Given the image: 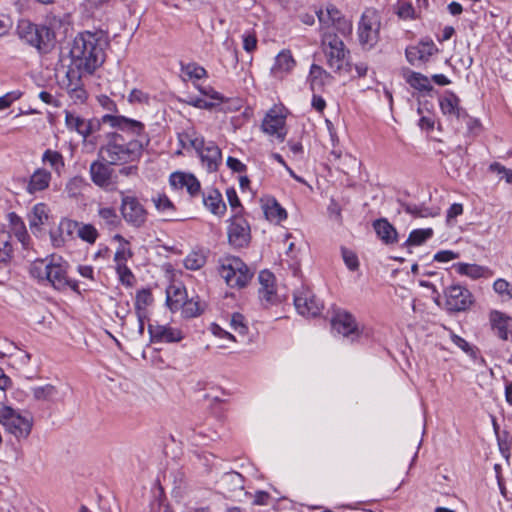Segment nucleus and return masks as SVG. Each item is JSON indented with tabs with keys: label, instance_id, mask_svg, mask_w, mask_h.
<instances>
[{
	"label": "nucleus",
	"instance_id": "34",
	"mask_svg": "<svg viewBox=\"0 0 512 512\" xmlns=\"http://www.w3.org/2000/svg\"><path fill=\"white\" fill-rule=\"evenodd\" d=\"M460 99L453 92H448L447 95L440 100V108L441 111L445 115H454L456 117L460 116V108H459Z\"/></svg>",
	"mask_w": 512,
	"mask_h": 512
},
{
	"label": "nucleus",
	"instance_id": "1",
	"mask_svg": "<svg viewBox=\"0 0 512 512\" xmlns=\"http://www.w3.org/2000/svg\"><path fill=\"white\" fill-rule=\"evenodd\" d=\"M102 122L123 132H129L136 138L127 140L124 135L117 132L107 134L105 144L99 149V158L113 165L138 162L150 143V137L145 133V125L122 115L111 114L104 115Z\"/></svg>",
	"mask_w": 512,
	"mask_h": 512
},
{
	"label": "nucleus",
	"instance_id": "52",
	"mask_svg": "<svg viewBox=\"0 0 512 512\" xmlns=\"http://www.w3.org/2000/svg\"><path fill=\"white\" fill-rule=\"evenodd\" d=\"M182 73L189 79H201L207 74L206 70L196 63H189L185 66H182Z\"/></svg>",
	"mask_w": 512,
	"mask_h": 512
},
{
	"label": "nucleus",
	"instance_id": "15",
	"mask_svg": "<svg viewBox=\"0 0 512 512\" xmlns=\"http://www.w3.org/2000/svg\"><path fill=\"white\" fill-rule=\"evenodd\" d=\"M148 332L154 343H175L183 339L181 330L166 325L150 324Z\"/></svg>",
	"mask_w": 512,
	"mask_h": 512
},
{
	"label": "nucleus",
	"instance_id": "50",
	"mask_svg": "<svg viewBox=\"0 0 512 512\" xmlns=\"http://www.w3.org/2000/svg\"><path fill=\"white\" fill-rule=\"evenodd\" d=\"M205 262L206 258L203 254L192 252L185 258L184 266L189 270H198L204 266Z\"/></svg>",
	"mask_w": 512,
	"mask_h": 512
},
{
	"label": "nucleus",
	"instance_id": "47",
	"mask_svg": "<svg viewBox=\"0 0 512 512\" xmlns=\"http://www.w3.org/2000/svg\"><path fill=\"white\" fill-rule=\"evenodd\" d=\"M85 73L83 71H80L79 69L75 68L74 66L69 68V70L66 73V89L67 92H70V89L79 88L83 86L82 83V75Z\"/></svg>",
	"mask_w": 512,
	"mask_h": 512
},
{
	"label": "nucleus",
	"instance_id": "26",
	"mask_svg": "<svg viewBox=\"0 0 512 512\" xmlns=\"http://www.w3.org/2000/svg\"><path fill=\"white\" fill-rule=\"evenodd\" d=\"M187 292L185 287L172 285L167 289L166 302L171 311L180 310L187 300Z\"/></svg>",
	"mask_w": 512,
	"mask_h": 512
},
{
	"label": "nucleus",
	"instance_id": "32",
	"mask_svg": "<svg viewBox=\"0 0 512 512\" xmlns=\"http://www.w3.org/2000/svg\"><path fill=\"white\" fill-rule=\"evenodd\" d=\"M266 219L279 223L287 218L286 210L275 200H269L263 206Z\"/></svg>",
	"mask_w": 512,
	"mask_h": 512
},
{
	"label": "nucleus",
	"instance_id": "37",
	"mask_svg": "<svg viewBox=\"0 0 512 512\" xmlns=\"http://www.w3.org/2000/svg\"><path fill=\"white\" fill-rule=\"evenodd\" d=\"M31 391L37 401H54L58 395V388L52 384L36 386Z\"/></svg>",
	"mask_w": 512,
	"mask_h": 512
},
{
	"label": "nucleus",
	"instance_id": "14",
	"mask_svg": "<svg viewBox=\"0 0 512 512\" xmlns=\"http://www.w3.org/2000/svg\"><path fill=\"white\" fill-rule=\"evenodd\" d=\"M262 130L264 133L275 136L279 141H283L286 135L285 116L277 109H271L262 121Z\"/></svg>",
	"mask_w": 512,
	"mask_h": 512
},
{
	"label": "nucleus",
	"instance_id": "11",
	"mask_svg": "<svg viewBox=\"0 0 512 512\" xmlns=\"http://www.w3.org/2000/svg\"><path fill=\"white\" fill-rule=\"evenodd\" d=\"M121 213L124 220L134 227H141L147 218V211L136 197L123 196Z\"/></svg>",
	"mask_w": 512,
	"mask_h": 512
},
{
	"label": "nucleus",
	"instance_id": "21",
	"mask_svg": "<svg viewBox=\"0 0 512 512\" xmlns=\"http://www.w3.org/2000/svg\"><path fill=\"white\" fill-rule=\"evenodd\" d=\"M51 179V172L44 168H38L30 176L26 191L29 194H35L37 192L44 191L49 187Z\"/></svg>",
	"mask_w": 512,
	"mask_h": 512
},
{
	"label": "nucleus",
	"instance_id": "59",
	"mask_svg": "<svg viewBox=\"0 0 512 512\" xmlns=\"http://www.w3.org/2000/svg\"><path fill=\"white\" fill-rule=\"evenodd\" d=\"M50 239H51L52 245L56 248L64 246L66 241H68L66 239V236H64L62 233H60L59 227L52 229L50 231Z\"/></svg>",
	"mask_w": 512,
	"mask_h": 512
},
{
	"label": "nucleus",
	"instance_id": "60",
	"mask_svg": "<svg viewBox=\"0 0 512 512\" xmlns=\"http://www.w3.org/2000/svg\"><path fill=\"white\" fill-rule=\"evenodd\" d=\"M13 233L22 243L23 247L26 248L28 245V241L30 240L29 234L26 230L25 224H20L19 226L12 229Z\"/></svg>",
	"mask_w": 512,
	"mask_h": 512
},
{
	"label": "nucleus",
	"instance_id": "30",
	"mask_svg": "<svg viewBox=\"0 0 512 512\" xmlns=\"http://www.w3.org/2000/svg\"><path fill=\"white\" fill-rule=\"evenodd\" d=\"M330 78L331 75L321 66L311 65L308 80L313 91L321 90Z\"/></svg>",
	"mask_w": 512,
	"mask_h": 512
},
{
	"label": "nucleus",
	"instance_id": "28",
	"mask_svg": "<svg viewBox=\"0 0 512 512\" xmlns=\"http://www.w3.org/2000/svg\"><path fill=\"white\" fill-rule=\"evenodd\" d=\"M41 160L43 164L48 165L58 176H61L65 171V160L59 151L46 149L42 154Z\"/></svg>",
	"mask_w": 512,
	"mask_h": 512
},
{
	"label": "nucleus",
	"instance_id": "22",
	"mask_svg": "<svg viewBox=\"0 0 512 512\" xmlns=\"http://www.w3.org/2000/svg\"><path fill=\"white\" fill-rule=\"evenodd\" d=\"M373 228L377 236L386 245H393L398 242V233L395 227L387 219L381 218L373 222Z\"/></svg>",
	"mask_w": 512,
	"mask_h": 512
},
{
	"label": "nucleus",
	"instance_id": "58",
	"mask_svg": "<svg viewBox=\"0 0 512 512\" xmlns=\"http://www.w3.org/2000/svg\"><path fill=\"white\" fill-rule=\"evenodd\" d=\"M492 172L497 173L501 178H505L508 183H512V170L505 168L500 163H492L489 167Z\"/></svg>",
	"mask_w": 512,
	"mask_h": 512
},
{
	"label": "nucleus",
	"instance_id": "55",
	"mask_svg": "<svg viewBox=\"0 0 512 512\" xmlns=\"http://www.w3.org/2000/svg\"><path fill=\"white\" fill-rule=\"evenodd\" d=\"M133 255L132 251L126 247V245H121L114 255V261L116 265H126V262Z\"/></svg>",
	"mask_w": 512,
	"mask_h": 512
},
{
	"label": "nucleus",
	"instance_id": "23",
	"mask_svg": "<svg viewBox=\"0 0 512 512\" xmlns=\"http://www.w3.org/2000/svg\"><path fill=\"white\" fill-rule=\"evenodd\" d=\"M65 124L69 130L76 131L84 139L92 133L91 121H87L70 111H65Z\"/></svg>",
	"mask_w": 512,
	"mask_h": 512
},
{
	"label": "nucleus",
	"instance_id": "61",
	"mask_svg": "<svg viewBox=\"0 0 512 512\" xmlns=\"http://www.w3.org/2000/svg\"><path fill=\"white\" fill-rule=\"evenodd\" d=\"M459 257V253H456L451 250H441L434 255V261L437 262H449L451 260L457 259Z\"/></svg>",
	"mask_w": 512,
	"mask_h": 512
},
{
	"label": "nucleus",
	"instance_id": "5",
	"mask_svg": "<svg viewBox=\"0 0 512 512\" xmlns=\"http://www.w3.org/2000/svg\"><path fill=\"white\" fill-rule=\"evenodd\" d=\"M321 45L329 68L334 72H341L347 64L348 51L345 49L344 42L337 34L325 31L321 35Z\"/></svg>",
	"mask_w": 512,
	"mask_h": 512
},
{
	"label": "nucleus",
	"instance_id": "44",
	"mask_svg": "<svg viewBox=\"0 0 512 512\" xmlns=\"http://www.w3.org/2000/svg\"><path fill=\"white\" fill-rule=\"evenodd\" d=\"M396 14L404 20L420 17L419 11L413 5L404 0H399L396 6Z\"/></svg>",
	"mask_w": 512,
	"mask_h": 512
},
{
	"label": "nucleus",
	"instance_id": "6",
	"mask_svg": "<svg viewBox=\"0 0 512 512\" xmlns=\"http://www.w3.org/2000/svg\"><path fill=\"white\" fill-rule=\"evenodd\" d=\"M380 17L373 9L363 12L359 26L358 39L364 49H372L379 41Z\"/></svg>",
	"mask_w": 512,
	"mask_h": 512
},
{
	"label": "nucleus",
	"instance_id": "53",
	"mask_svg": "<svg viewBox=\"0 0 512 512\" xmlns=\"http://www.w3.org/2000/svg\"><path fill=\"white\" fill-rule=\"evenodd\" d=\"M244 316L240 313H234L231 316L230 327L238 334L244 336L248 332V327L244 321Z\"/></svg>",
	"mask_w": 512,
	"mask_h": 512
},
{
	"label": "nucleus",
	"instance_id": "12",
	"mask_svg": "<svg viewBox=\"0 0 512 512\" xmlns=\"http://www.w3.org/2000/svg\"><path fill=\"white\" fill-rule=\"evenodd\" d=\"M227 234L229 243L234 248L246 247L251 239L250 226L248 222L244 218L238 216L231 219Z\"/></svg>",
	"mask_w": 512,
	"mask_h": 512
},
{
	"label": "nucleus",
	"instance_id": "43",
	"mask_svg": "<svg viewBox=\"0 0 512 512\" xmlns=\"http://www.w3.org/2000/svg\"><path fill=\"white\" fill-rule=\"evenodd\" d=\"M405 211L413 216L427 218L439 215V208H429L424 205L407 204Z\"/></svg>",
	"mask_w": 512,
	"mask_h": 512
},
{
	"label": "nucleus",
	"instance_id": "17",
	"mask_svg": "<svg viewBox=\"0 0 512 512\" xmlns=\"http://www.w3.org/2000/svg\"><path fill=\"white\" fill-rule=\"evenodd\" d=\"M170 184L177 189L186 188L187 192L192 197L199 195L201 189L200 182L193 174L183 172L172 173L170 176Z\"/></svg>",
	"mask_w": 512,
	"mask_h": 512
},
{
	"label": "nucleus",
	"instance_id": "27",
	"mask_svg": "<svg viewBox=\"0 0 512 512\" xmlns=\"http://www.w3.org/2000/svg\"><path fill=\"white\" fill-rule=\"evenodd\" d=\"M453 268L460 275L470 277L471 279H479L491 275L489 268L478 264L457 263L453 265Z\"/></svg>",
	"mask_w": 512,
	"mask_h": 512
},
{
	"label": "nucleus",
	"instance_id": "54",
	"mask_svg": "<svg viewBox=\"0 0 512 512\" xmlns=\"http://www.w3.org/2000/svg\"><path fill=\"white\" fill-rule=\"evenodd\" d=\"M116 272L119 276L120 282L128 287L133 286L134 275L127 265H116Z\"/></svg>",
	"mask_w": 512,
	"mask_h": 512
},
{
	"label": "nucleus",
	"instance_id": "56",
	"mask_svg": "<svg viewBox=\"0 0 512 512\" xmlns=\"http://www.w3.org/2000/svg\"><path fill=\"white\" fill-rule=\"evenodd\" d=\"M342 257L346 264V266L351 270L354 271L358 268L359 262L356 254L346 248H342Z\"/></svg>",
	"mask_w": 512,
	"mask_h": 512
},
{
	"label": "nucleus",
	"instance_id": "45",
	"mask_svg": "<svg viewBox=\"0 0 512 512\" xmlns=\"http://www.w3.org/2000/svg\"><path fill=\"white\" fill-rule=\"evenodd\" d=\"M77 236L81 240H83L89 244H93L96 242L99 234H98L97 229L92 224H85V223L79 222Z\"/></svg>",
	"mask_w": 512,
	"mask_h": 512
},
{
	"label": "nucleus",
	"instance_id": "8",
	"mask_svg": "<svg viewBox=\"0 0 512 512\" xmlns=\"http://www.w3.org/2000/svg\"><path fill=\"white\" fill-rule=\"evenodd\" d=\"M294 305L299 314L308 317L319 315L323 308L322 302L305 286L294 293Z\"/></svg>",
	"mask_w": 512,
	"mask_h": 512
},
{
	"label": "nucleus",
	"instance_id": "48",
	"mask_svg": "<svg viewBox=\"0 0 512 512\" xmlns=\"http://www.w3.org/2000/svg\"><path fill=\"white\" fill-rule=\"evenodd\" d=\"M98 216L108 227L114 228L119 224V218L114 208L102 207L98 210Z\"/></svg>",
	"mask_w": 512,
	"mask_h": 512
},
{
	"label": "nucleus",
	"instance_id": "20",
	"mask_svg": "<svg viewBox=\"0 0 512 512\" xmlns=\"http://www.w3.org/2000/svg\"><path fill=\"white\" fill-rule=\"evenodd\" d=\"M259 298L261 301H265L267 304H273L276 301V292L274 288V275L263 270L259 273Z\"/></svg>",
	"mask_w": 512,
	"mask_h": 512
},
{
	"label": "nucleus",
	"instance_id": "57",
	"mask_svg": "<svg viewBox=\"0 0 512 512\" xmlns=\"http://www.w3.org/2000/svg\"><path fill=\"white\" fill-rule=\"evenodd\" d=\"M20 91H11L0 97V110L8 108L14 101L21 97Z\"/></svg>",
	"mask_w": 512,
	"mask_h": 512
},
{
	"label": "nucleus",
	"instance_id": "39",
	"mask_svg": "<svg viewBox=\"0 0 512 512\" xmlns=\"http://www.w3.org/2000/svg\"><path fill=\"white\" fill-rule=\"evenodd\" d=\"M406 82L414 89L419 91L430 92L433 87L430 84V80L427 76L419 72H410L406 76Z\"/></svg>",
	"mask_w": 512,
	"mask_h": 512
},
{
	"label": "nucleus",
	"instance_id": "33",
	"mask_svg": "<svg viewBox=\"0 0 512 512\" xmlns=\"http://www.w3.org/2000/svg\"><path fill=\"white\" fill-rule=\"evenodd\" d=\"M48 218L47 206L44 203L36 204L29 215L30 228H39L48 221Z\"/></svg>",
	"mask_w": 512,
	"mask_h": 512
},
{
	"label": "nucleus",
	"instance_id": "38",
	"mask_svg": "<svg viewBox=\"0 0 512 512\" xmlns=\"http://www.w3.org/2000/svg\"><path fill=\"white\" fill-rule=\"evenodd\" d=\"M433 233L432 228L412 230L403 246L411 247L422 245L433 236Z\"/></svg>",
	"mask_w": 512,
	"mask_h": 512
},
{
	"label": "nucleus",
	"instance_id": "62",
	"mask_svg": "<svg viewBox=\"0 0 512 512\" xmlns=\"http://www.w3.org/2000/svg\"><path fill=\"white\" fill-rule=\"evenodd\" d=\"M148 99V95L139 89H133L128 96L130 103H147Z\"/></svg>",
	"mask_w": 512,
	"mask_h": 512
},
{
	"label": "nucleus",
	"instance_id": "64",
	"mask_svg": "<svg viewBox=\"0 0 512 512\" xmlns=\"http://www.w3.org/2000/svg\"><path fill=\"white\" fill-rule=\"evenodd\" d=\"M327 210L330 218L335 219L339 223L341 222V207L335 200H331Z\"/></svg>",
	"mask_w": 512,
	"mask_h": 512
},
{
	"label": "nucleus",
	"instance_id": "49",
	"mask_svg": "<svg viewBox=\"0 0 512 512\" xmlns=\"http://www.w3.org/2000/svg\"><path fill=\"white\" fill-rule=\"evenodd\" d=\"M58 227L60 228V233H62L64 236H66L67 240H70L73 238V235L76 233L79 227V222L67 218H63Z\"/></svg>",
	"mask_w": 512,
	"mask_h": 512
},
{
	"label": "nucleus",
	"instance_id": "4",
	"mask_svg": "<svg viewBox=\"0 0 512 512\" xmlns=\"http://www.w3.org/2000/svg\"><path fill=\"white\" fill-rule=\"evenodd\" d=\"M220 274L227 285L232 288L245 287L253 277V272L248 266L235 256L225 257L221 260Z\"/></svg>",
	"mask_w": 512,
	"mask_h": 512
},
{
	"label": "nucleus",
	"instance_id": "46",
	"mask_svg": "<svg viewBox=\"0 0 512 512\" xmlns=\"http://www.w3.org/2000/svg\"><path fill=\"white\" fill-rule=\"evenodd\" d=\"M153 302V296L149 289H142L137 292L135 299L136 314L146 313V307Z\"/></svg>",
	"mask_w": 512,
	"mask_h": 512
},
{
	"label": "nucleus",
	"instance_id": "35",
	"mask_svg": "<svg viewBox=\"0 0 512 512\" xmlns=\"http://www.w3.org/2000/svg\"><path fill=\"white\" fill-rule=\"evenodd\" d=\"M178 139L182 148H193L196 151L203 148L204 139L196 134L194 130H187L178 135Z\"/></svg>",
	"mask_w": 512,
	"mask_h": 512
},
{
	"label": "nucleus",
	"instance_id": "24",
	"mask_svg": "<svg viewBox=\"0 0 512 512\" xmlns=\"http://www.w3.org/2000/svg\"><path fill=\"white\" fill-rule=\"evenodd\" d=\"M203 203L214 215L222 216L226 211V204L222 199V195L216 189H212L203 195Z\"/></svg>",
	"mask_w": 512,
	"mask_h": 512
},
{
	"label": "nucleus",
	"instance_id": "7",
	"mask_svg": "<svg viewBox=\"0 0 512 512\" xmlns=\"http://www.w3.org/2000/svg\"><path fill=\"white\" fill-rule=\"evenodd\" d=\"M0 424L17 439L26 438L32 428V419L22 416L10 406H0Z\"/></svg>",
	"mask_w": 512,
	"mask_h": 512
},
{
	"label": "nucleus",
	"instance_id": "25",
	"mask_svg": "<svg viewBox=\"0 0 512 512\" xmlns=\"http://www.w3.org/2000/svg\"><path fill=\"white\" fill-rule=\"evenodd\" d=\"M511 321L510 317L505 316L499 311H492L490 313V322L494 333L502 340H508V326Z\"/></svg>",
	"mask_w": 512,
	"mask_h": 512
},
{
	"label": "nucleus",
	"instance_id": "16",
	"mask_svg": "<svg viewBox=\"0 0 512 512\" xmlns=\"http://www.w3.org/2000/svg\"><path fill=\"white\" fill-rule=\"evenodd\" d=\"M201 158L202 164L207 167L209 172H214L222 161V153L220 148L213 142H208L203 145V148L197 150Z\"/></svg>",
	"mask_w": 512,
	"mask_h": 512
},
{
	"label": "nucleus",
	"instance_id": "3",
	"mask_svg": "<svg viewBox=\"0 0 512 512\" xmlns=\"http://www.w3.org/2000/svg\"><path fill=\"white\" fill-rule=\"evenodd\" d=\"M68 262L59 255L37 259L30 266V274L39 281H47L59 291L68 287L76 289L77 284L68 276Z\"/></svg>",
	"mask_w": 512,
	"mask_h": 512
},
{
	"label": "nucleus",
	"instance_id": "63",
	"mask_svg": "<svg viewBox=\"0 0 512 512\" xmlns=\"http://www.w3.org/2000/svg\"><path fill=\"white\" fill-rule=\"evenodd\" d=\"M68 94L75 103H83L87 99V92L83 86L70 89Z\"/></svg>",
	"mask_w": 512,
	"mask_h": 512
},
{
	"label": "nucleus",
	"instance_id": "2",
	"mask_svg": "<svg viewBox=\"0 0 512 512\" xmlns=\"http://www.w3.org/2000/svg\"><path fill=\"white\" fill-rule=\"evenodd\" d=\"M108 47V37L102 30L78 33L70 49L72 66L92 75L105 62Z\"/></svg>",
	"mask_w": 512,
	"mask_h": 512
},
{
	"label": "nucleus",
	"instance_id": "9",
	"mask_svg": "<svg viewBox=\"0 0 512 512\" xmlns=\"http://www.w3.org/2000/svg\"><path fill=\"white\" fill-rule=\"evenodd\" d=\"M111 165L99 158L93 161L89 167L91 181L104 190H113L116 184V175Z\"/></svg>",
	"mask_w": 512,
	"mask_h": 512
},
{
	"label": "nucleus",
	"instance_id": "41",
	"mask_svg": "<svg viewBox=\"0 0 512 512\" xmlns=\"http://www.w3.org/2000/svg\"><path fill=\"white\" fill-rule=\"evenodd\" d=\"M11 235L7 231H0V263L7 264L12 259L13 247Z\"/></svg>",
	"mask_w": 512,
	"mask_h": 512
},
{
	"label": "nucleus",
	"instance_id": "13",
	"mask_svg": "<svg viewBox=\"0 0 512 512\" xmlns=\"http://www.w3.org/2000/svg\"><path fill=\"white\" fill-rule=\"evenodd\" d=\"M331 325L334 331L344 337H352V340L360 335L354 316L346 311L337 312L331 320Z\"/></svg>",
	"mask_w": 512,
	"mask_h": 512
},
{
	"label": "nucleus",
	"instance_id": "29",
	"mask_svg": "<svg viewBox=\"0 0 512 512\" xmlns=\"http://www.w3.org/2000/svg\"><path fill=\"white\" fill-rule=\"evenodd\" d=\"M324 11L327 14V19L331 20V25L339 32L342 34L351 33V23L342 16V13L334 5H328Z\"/></svg>",
	"mask_w": 512,
	"mask_h": 512
},
{
	"label": "nucleus",
	"instance_id": "19",
	"mask_svg": "<svg viewBox=\"0 0 512 512\" xmlns=\"http://www.w3.org/2000/svg\"><path fill=\"white\" fill-rule=\"evenodd\" d=\"M55 45V33L46 25H40L31 47L36 48L40 53H49Z\"/></svg>",
	"mask_w": 512,
	"mask_h": 512
},
{
	"label": "nucleus",
	"instance_id": "36",
	"mask_svg": "<svg viewBox=\"0 0 512 512\" xmlns=\"http://www.w3.org/2000/svg\"><path fill=\"white\" fill-rule=\"evenodd\" d=\"M295 66V60L292 57V54L288 50L281 51L275 59V64L272 68L274 74L279 72H289Z\"/></svg>",
	"mask_w": 512,
	"mask_h": 512
},
{
	"label": "nucleus",
	"instance_id": "10",
	"mask_svg": "<svg viewBox=\"0 0 512 512\" xmlns=\"http://www.w3.org/2000/svg\"><path fill=\"white\" fill-rule=\"evenodd\" d=\"M446 307L449 311L467 310L473 304L472 293L459 284L449 286L445 291Z\"/></svg>",
	"mask_w": 512,
	"mask_h": 512
},
{
	"label": "nucleus",
	"instance_id": "42",
	"mask_svg": "<svg viewBox=\"0 0 512 512\" xmlns=\"http://www.w3.org/2000/svg\"><path fill=\"white\" fill-rule=\"evenodd\" d=\"M221 485L227 487L229 491L242 490L244 480L240 473L232 471L223 475Z\"/></svg>",
	"mask_w": 512,
	"mask_h": 512
},
{
	"label": "nucleus",
	"instance_id": "51",
	"mask_svg": "<svg viewBox=\"0 0 512 512\" xmlns=\"http://www.w3.org/2000/svg\"><path fill=\"white\" fill-rule=\"evenodd\" d=\"M182 314L186 318H193L201 314L202 310L198 301L193 298L187 299L183 306L180 307Z\"/></svg>",
	"mask_w": 512,
	"mask_h": 512
},
{
	"label": "nucleus",
	"instance_id": "31",
	"mask_svg": "<svg viewBox=\"0 0 512 512\" xmlns=\"http://www.w3.org/2000/svg\"><path fill=\"white\" fill-rule=\"evenodd\" d=\"M40 25L32 23L30 20L21 19L17 24V35L21 40H23L26 44L31 46L35 34L37 33Z\"/></svg>",
	"mask_w": 512,
	"mask_h": 512
},
{
	"label": "nucleus",
	"instance_id": "40",
	"mask_svg": "<svg viewBox=\"0 0 512 512\" xmlns=\"http://www.w3.org/2000/svg\"><path fill=\"white\" fill-rule=\"evenodd\" d=\"M152 202L158 212L163 213L168 220H172L175 212V206L165 194H157L152 198Z\"/></svg>",
	"mask_w": 512,
	"mask_h": 512
},
{
	"label": "nucleus",
	"instance_id": "18",
	"mask_svg": "<svg viewBox=\"0 0 512 512\" xmlns=\"http://www.w3.org/2000/svg\"><path fill=\"white\" fill-rule=\"evenodd\" d=\"M437 52L435 44L431 42H421L417 46H411L406 49L407 61L415 65L417 61L426 62Z\"/></svg>",
	"mask_w": 512,
	"mask_h": 512
}]
</instances>
